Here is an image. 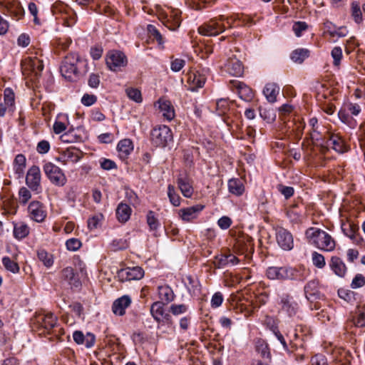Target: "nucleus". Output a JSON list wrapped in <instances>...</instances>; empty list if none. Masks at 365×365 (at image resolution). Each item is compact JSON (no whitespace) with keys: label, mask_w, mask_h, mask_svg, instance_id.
Masks as SVG:
<instances>
[{"label":"nucleus","mask_w":365,"mask_h":365,"mask_svg":"<svg viewBox=\"0 0 365 365\" xmlns=\"http://www.w3.org/2000/svg\"><path fill=\"white\" fill-rule=\"evenodd\" d=\"M158 105V108L162 113L163 116L168 120H171L175 117L174 108L170 101L160 98L155 106Z\"/></svg>","instance_id":"393cba45"},{"label":"nucleus","mask_w":365,"mask_h":365,"mask_svg":"<svg viewBox=\"0 0 365 365\" xmlns=\"http://www.w3.org/2000/svg\"><path fill=\"white\" fill-rule=\"evenodd\" d=\"M279 86L274 83L266 84L263 89V93L266 99L269 103H274L277 101V96L279 93Z\"/></svg>","instance_id":"c756f323"},{"label":"nucleus","mask_w":365,"mask_h":365,"mask_svg":"<svg viewBox=\"0 0 365 365\" xmlns=\"http://www.w3.org/2000/svg\"><path fill=\"white\" fill-rule=\"evenodd\" d=\"M29 227L24 222L16 223L14 226V236L16 239L21 240L29 234Z\"/></svg>","instance_id":"ea45409f"},{"label":"nucleus","mask_w":365,"mask_h":365,"mask_svg":"<svg viewBox=\"0 0 365 365\" xmlns=\"http://www.w3.org/2000/svg\"><path fill=\"white\" fill-rule=\"evenodd\" d=\"M144 276V270L140 267H126L118 272L122 281L139 280Z\"/></svg>","instance_id":"f3484780"},{"label":"nucleus","mask_w":365,"mask_h":365,"mask_svg":"<svg viewBox=\"0 0 365 365\" xmlns=\"http://www.w3.org/2000/svg\"><path fill=\"white\" fill-rule=\"evenodd\" d=\"M2 264L7 271L14 274H16L19 272V266L18 263L14 260H12L9 257H4L2 258Z\"/></svg>","instance_id":"a18cd8bd"},{"label":"nucleus","mask_w":365,"mask_h":365,"mask_svg":"<svg viewBox=\"0 0 365 365\" xmlns=\"http://www.w3.org/2000/svg\"><path fill=\"white\" fill-rule=\"evenodd\" d=\"M365 284V277L361 274H357L353 279L351 287L353 289H357Z\"/></svg>","instance_id":"338daca9"},{"label":"nucleus","mask_w":365,"mask_h":365,"mask_svg":"<svg viewBox=\"0 0 365 365\" xmlns=\"http://www.w3.org/2000/svg\"><path fill=\"white\" fill-rule=\"evenodd\" d=\"M125 55L119 51H109L106 58V63L108 68L113 71H118L122 67L127 65Z\"/></svg>","instance_id":"9b49d317"},{"label":"nucleus","mask_w":365,"mask_h":365,"mask_svg":"<svg viewBox=\"0 0 365 365\" xmlns=\"http://www.w3.org/2000/svg\"><path fill=\"white\" fill-rule=\"evenodd\" d=\"M132 210L130 206L125 203L120 202L115 210V215L120 222L125 223L130 217Z\"/></svg>","instance_id":"7c9ffc66"},{"label":"nucleus","mask_w":365,"mask_h":365,"mask_svg":"<svg viewBox=\"0 0 365 365\" xmlns=\"http://www.w3.org/2000/svg\"><path fill=\"white\" fill-rule=\"evenodd\" d=\"M4 103L7 105L10 109L15 108L14 93L10 88H6L4 91Z\"/></svg>","instance_id":"49530a36"},{"label":"nucleus","mask_w":365,"mask_h":365,"mask_svg":"<svg viewBox=\"0 0 365 365\" xmlns=\"http://www.w3.org/2000/svg\"><path fill=\"white\" fill-rule=\"evenodd\" d=\"M272 330L273 334L276 336V338L279 340V341L282 345L284 351H286L288 353L293 351V350H291L289 348V346H288L284 336L281 334V332L278 330V329L276 327H272Z\"/></svg>","instance_id":"052dcab7"},{"label":"nucleus","mask_w":365,"mask_h":365,"mask_svg":"<svg viewBox=\"0 0 365 365\" xmlns=\"http://www.w3.org/2000/svg\"><path fill=\"white\" fill-rule=\"evenodd\" d=\"M81 242L76 238H71L66 242V246L69 251H76L81 247Z\"/></svg>","instance_id":"e2e57ef3"},{"label":"nucleus","mask_w":365,"mask_h":365,"mask_svg":"<svg viewBox=\"0 0 365 365\" xmlns=\"http://www.w3.org/2000/svg\"><path fill=\"white\" fill-rule=\"evenodd\" d=\"M61 277L63 280L66 281L71 287H79L81 286V281L78 276L75 273L71 267H67L61 271Z\"/></svg>","instance_id":"b1692460"},{"label":"nucleus","mask_w":365,"mask_h":365,"mask_svg":"<svg viewBox=\"0 0 365 365\" xmlns=\"http://www.w3.org/2000/svg\"><path fill=\"white\" fill-rule=\"evenodd\" d=\"M255 350L260 355L261 357L266 359H271V354L267 342L262 339H257L255 341Z\"/></svg>","instance_id":"4c0bfd02"},{"label":"nucleus","mask_w":365,"mask_h":365,"mask_svg":"<svg viewBox=\"0 0 365 365\" xmlns=\"http://www.w3.org/2000/svg\"><path fill=\"white\" fill-rule=\"evenodd\" d=\"M318 283L315 280L309 281L304 287V292L306 297L309 299V296H314L317 292Z\"/></svg>","instance_id":"bf43d9fd"},{"label":"nucleus","mask_w":365,"mask_h":365,"mask_svg":"<svg viewBox=\"0 0 365 365\" xmlns=\"http://www.w3.org/2000/svg\"><path fill=\"white\" fill-rule=\"evenodd\" d=\"M309 54V50L306 48H297L291 53V59L297 63H302Z\"/></svg>","instance_id":"79ce46f5"},{"label":"nucleus","mask_w":365,"mask_h":365,"mask_svg":"<svg viewBox=\"0 0 365 365\" xmlns=\"http://www.w3.org/2000/svg\"><path fill=\"white\" fill-rule=\"evenodd\" d=\"M187 309H188L187 306L184 304H173L170 307V312L175 316L185 314V312H187Z\"/></svg>","instance_id":"680f3d73"},{"label":"nucleus","mask_w":365,"mask_h":365,"mask_svg":"<svg viewBox=\"0 0 365 365\" xmlns=\"http://www.w3.org/2000/svg\"><path fill=\"white\" fill-rule=\"evenodd\" d=\"M185 65V61L181 58H175L171 61L170 68L174 72L180 71Z\"/></svg>","instance_id":"774afa93"},{"label":"nucleus","mask_w":365,"mask_h":365,"mask_svg":"<svg viewBox=\"0 0 365 365\" xmlns=\"http://www.w3.org/2000/svg\"><path fill=\"white\" fill-rule=\"evenodd\" d=\"M351 15L356 23L360 24L362 21V13L358 2L351 4Z\"/></svg>","instance_id":"6e6d98bb"},{"label":"nucleus","mask_w":365,"mask_h":365,"mask_svg":"<svg viewBox=\"0 0 365 365\" xmlns=\"http://www.w3.org/2000/svg\"><path fill=\"white\" fill-rule=\"evenodd\" d=\"M125 93L130 100L138 103L142 102V94L139 89L135 88H128L125 90Z\"/></svg>","instance_id":"8fccbe9b"},{"label":"nucleus","mask_w":365,"mask_h":365,"mask_svg":"<svg viewBox=\"0 0 365 365\" xmlns=\"http://www.w3.org/2000/svg\"><path fill=\"white\" fill-rule=\"evenodd\" d=\"M275 237L278 245L284 250L289 251L294 247V239L287 230L279 227L275 230Z\"/></svg>","instance_id":"4468645a"},{"label":"nucleus","mask_w":365,"mask_h":365,"mask_svg":"<svg viewBox=\"0 0 365 365\" xmlns=\"http://www.w3.org/2000/svg\"><path fill=\"white\" fill-rule=\"evenodd\" d=\"M226 71L232 76H240L243 73L242 63L236 59H230L225 64Z\"/></svg>","instance_id":"2f4dec72"},{"label":"nucleus","mask_w":365,"mask_h":365,"mask_svg":"<svg viewBox=\"0 0 365 365\" xmlns=\"http://www.w3.org/2000/svg\"><path fill=\"white\" fill-rule=\"evenodd\" d=\"M26 168V158L22 154H19L16 156L14 160V170L19 177H21Z\"/></svg>","instance_id":"a19ab883"},{"label":"nucleus","mask_w":365,"mask_h":365,"mask_svg":"<svg viewBox=\"0 0 365 365\" xmlns=\"http://www.w3.org/2000/svg\"><path fill=\"white\" fill-rule=\"evenodd\" d=\"M164 305L163 302L157 301L150 306V314L159 325L171 324L172 322L171 316L165 312Z\"/></svg>","instance_id":"f8f14e48"},{"label":"nucleus","mask_w":365,"mask_h":365,"mask_svg":"<svg viewBox=\"0 0 365 365\" xmlns=\"http://www.w3.org/2000/svg\"><path fill=\"white\" fill-rule=\"evenodd\" d=\"M213 264L215 267L217 269L228 267L227 252L216 255L213 260Z\"/></svg>","instance_id":"09e8293b"},{"label":"nucleus","mask_w":365,"mask_h":365,"mask_svg":"<svg viewBox=\"0 0 365 365\" xmlns=\"http://www.w3.org/2000/svg\"><path fill=\"white\" fill-rule=\"evenodd\" d=\"M74 341L78 344H85L87 348L92 347L96 341L95 335L88 332L85 336L81 331H75L73 334Z\"/></svg>","instance_id":"4be33fe9"},{"label":"nucleus","mask_w":365,"mask_h":365,"mask_svg":"<svg viewBox=\"0 0 365 365\" xmlns=\"http://www.w3.org/2000/svg\"><path fill=\"white\" fill-rule=\"evenodd\" d=\"M168 195L171 204L175 207H178L180 204V197L175 192V187L172 185H169L168 187Z\"/></svg>","instance_id":"3c124183"},{"label":"nucleus","mask_w":365,"mask_h":365,"mask_svg":"<svg viewBox=\"0 0 365 365\" xmlns=\"http://www.w3.org/2000/svg\"><path fill=\"white\" fill-rule=\"evenodd\" d=\"M147 223L150 227V230H156L160 223L158 222V220L155 216V212L153 211H149L147 214Z\"/></svg>","instance_id":"4d7b16f0"},{"label":"nucleus","mask_w":365,"mask_h":365,"mask_svg":"<svg viewBox=\"0 0 365 365\" xmlns=\"http://www.w3.org/2000/svg\"><path fill=\"white\" fill-rule=\"evenodd\" d=\"M312 260L313 264L319 269H322L326 265L324 257L317 252H314L312 254Z\"/></svg>","instance_id":"864d4df0"},{"label":"nucleus","mask_w":365,"mask_h":365,"mask_svg":"<svg viewBox=\"0 0 365 365\" xmlns=\"http://www.w3.org/2000/svg\"><path fill=\"white\" fill-rule=\"evenodd\" d=\"M53 12L55 15L60 14L66 26H72L76 21V15L71 8L62 2L56 3L53 6ZM58 18V16H57Z\"/></svg>","instance_id":"9d476101"},{"label":"nucleus","mask_w":365,"mask_h":365,"mask_svg":"<svg viewBox=\"0 0 365 365\" xmlns=\"http://www.w3.org/2000/svg\"><path fill=\"white\" fill-rule=\"evenodd\" d=\"M223 300L222 294L220 292H217L212 297L210 305L212 308H217L222 305Z\"/></svg>","instance_id":"0e129e2a"},{"label":"nucleus","mask_w":365,"mask_h":365,"mask_svg":"<svg viewBox=\"0 0 365 365\" xmlns=\"http://www.w3.org/2000/svg\"><path fill=\"white\" fill-rule=\"evenodd\" d=\"M19 201L21 205H25L31 198V193L30 190L25 187H22L19 190Z\"/></svg>","instance_id":"603ef678"},{"label":"nucleus","mask_w":365,"mask_h":365,"mask_svg":"<svg viewBox=\"0 0 365 365\" xmlns=\"http://www.w3.org/2000/svg\"><path fill=\"white\" fill-rule=\"evenodd\" d=\"M349 320L356 327H365V304L356 307Z\"/></svg>","instance_id":"a878e982"},{"label":"nucleus","mask_w":365,"mask_h":365,"mask_svg":"<svg viewBox=\"0 0 365 365\" xmlns=\"http://www.w3.org/2000/svg\"><path fill=\"white\" fill-rule=\"evenodd\" d=\"M177 182L183 196L191 197L194 190L190 179L186 176L180 175L178 177Z\"/></svg>","instance_id":"bb28decb"},{"label":"nucleus","mask_w":365,"mask_h":365,"mask_svg":"<svg viewBox=\"0 0 365 365\" xmlns=\"http://www.w3.org/2000/svg\"><path fill=\"white\" fill-rule=\"evenodd\" d=\"M41 171L38 166L33 165L31 167L26 177V185L34 192L40 193L42 190L41 185Z\"/></svg>","instance_id":"ddd939ff"},{"label":"nucleus","mask_w":365,"mask_h":365,"mask_svg":"<svg viewBox=\"0 0 365 365\" xmlns=\"http://www.w3.org/2000/svg\"><path fill=\"white\" fill-rule=\"evenodd\" d=\"M23 75L31 81L36 82L41 76L43 69V61L37 56H26L21 63Z\"/></svg>","instance_id":"20e7f679"},{"label":"nucleus","mask_w":365,"mask_h":365,"mask_svg":"<svg viewBox=\"0 0 365 365\" xmlns=\"http://www.w3.org/2000/svg\"><path fill=\"white\" fill-rule=\"evenodd\" d=\"M130 303L131 299L127 295H124L117 299L115 301H114L112 306L113 312L116 315H124L125 313V309L130 305Z\"/></svg>","instance_id":"5701e85b"},{"label":"nucleus","mask_w":365,"mask_h":365,"mask_svg":"<svg viewBox=\"0 0 365 365\" xmlns=\"http://www.w3.org/2000/svg\"><path fill=\"white\" fill-rule=\"evenodd\" d=\"M230 110V101L227 98H220L216 103V112L219 115H223Z\"/></svg>","instance_id":"de8ad7c7"},{"label":"nucleus","mask_w":365,"mask_h":365,"mask_svg":"<svg viewBox=\"0 0 365 365\" xmlns=\"http://www.w3.org/2000/svg\"><path fill=\"white\" fill-rule=\"evenodd\" d=\"M204 208V205L197 204L179 210L178 215L183 221L188 222L197 218L198 215Z\"/></svg>","instance_id":"a211bd4d"},{"label":"nucleus","mask_w":365,"mask_h":365,"mask_svg":"<svg viewBox=\"0 0 365 365\" xmlns=\"http://www.w3.org/2000/svg\"><path fill=\"white\" fill-rule=\"evenodd\" d=\"M324 145L331 148L339 153H344L347 150L343 139L339 135L334 133H327Z\"/></svg>","instance_id":"6ab92c4d"},{"label":"nucleus","mask_w":365,"mask_h":365,"mask_svg":"<svg viewBox=\"0 0 365 365\" xmlns=\"http://www.w3.org/2000/svg\"><path fill=\"white\" fill-rule=\"evenodd\" d=\"M0 5L4 9V14L16 19H21L24 14V9L17 0H0Z\"/></svg>","instance_id":"dca6fc26"},{"label":"nucleus","mask_w":365,"mask_h":365,"mask_svg":"<svg viewBox=\"0 0 365 365\" xmlns=\"http://www.w3.org/2000/svg\"><path fill=\"white\" fill-rule=\"evenodd\" d=\"M223 19H213L199 26L198 32L207 36H216L225 29Z\"/></svg>","instance_id":"1a4fd4ad"},{"label":"nucleus","mask_w":365,"mask_h":365,"mask_svg":"<svg viewBox=\"0 0 365 365\" xmlns=\"http://www.w3.org/2000/svg\"><path fill=\"white\" fill-rule=\"evenodd\" d=\"M319 126H317L315 129H312L310 133V138L315 143H320L324 145V140L327 136V133L324 136L322 135L321 131L319 130Z\"/></svg>","instance_id":"5fc2aeb1"},{"label":"nucleus","mask_w":365,"mask_h":365,"mask_svg":"<svg viewBox=\"0 0 365 365\" xmlns=\"http://www.w3.org/2000/svg\"><path fill=\"white\" fill-rule=\"evenodd\" d=\"M277 303L279 312L287 315L289 317L295 316L299 310V304L293 297L288 293L277 294Z\"/></svg>","instance_id":"423d86ee"},{"label":"nucleus","mask_w":365,"mask_h":365,"mask_svg":"<svg viewBox=\"0 0 365 365\" xmlns=\"http://www.w3.org/2000/svg\"><path fill=\"white\" fill-rule=\"evenodd\" d=\"M33 324L39 331V334H53L58 336L63 334V330L58 328V317L51 312L36 313Z\"/></svg>","instance_id":"f257e3e1"},{"label":"nucleus","mask_w":365,"mask_h":365,"mask_svg":"<svg viewBox=\"0 0 365 365\" xmlns=\"http://www.w3.org/2000/svg\"><path fill=\"white\" fill-rule=\"evenodd\" d=\"M148 31L150 37L155 39L158 44L161 45L163 43V36L157 28L151 24L148 25Z\"/></svg>","instance_id":"13d9d810"},{"label":"nucleus","mask_w":365,"mask_h":365,"mask_svg":"<svg viewBox=\"0 0 365 365\" xmlns=\"http://www.w3.org/2000/svg\"><path fill=\"white\" fill-rule=\"evenodd\" d=\"M38 259L47 268L51 267L53 264V255L47 252L43 249H39L37 251Z\"/></svg>","instance_id":"37998d69"},{"label":"nucleus","mask_w":365,"mask_h":365,"mask_svg":"<svg viewBox=\"0 0 365 365\" xmlns=\"http://www.w3.org/2000/svg\"><path fill=\"white\" fill-rule=\"evenodd\" d=\"M330 267L339 277H343L346 272V266L343 261L338 257H331Z\"/></svg>","instance_id":"58836bf2"},{"label":"nucleus","mask_w":365,"mask_h":365,"mask_svg":"<svg viewBox=\"0 0 365 365\" xmlns=\"http://www.w3.org/2000/svg\"><path fill=\"white\" fill-rule=\"evenodd\" d=\"M158 297L160 299V302L167 304L173 302L175 299V294L173 290L168 285H162L158 287Z\"/></svg>","instance_id":"cd10ccee"},{"label":"nucleus","mask_w":365,"mask_h":365,"mask_svg":"<svg viewBox=\"0 0 365 365\" xmlns=\"http://www.w3.org/2000/svg\"><path fill=\"white\" fill-rule=\"evenodd\" d=\"M234 83L237 89L239 97L241 99L245 101H250L253 98L254 92L251 88L240 81H235Z\"/></svg>","instance_id":"c85d7f7f"},{"label":"nucleus","mask_w":365,"mask_h":365,"mask_svg":"<svg viewBox=\"0 0 365 365\" xmlns=\"http://www.w3.org/2000/svg\"><path fill=\"white\" fill-rule=\"evenodd\" d=\"M343 233L354 240H356V233L359 230V226L351 221H346L341 223V225Z\"/></svg>","instance_id":"c9c22d12"},{"label":"nucleus","mask_w":365,"mask_h":365,"mask_svg":"<svg viewBox=\"0 0 365 365\" xmlns=\"http://www.w3.org/2000/svg\"><path fill=\"white\" fill-rule=\"evenodd\" d=\"M181 12L179 10L173 9L171 11L170 19L167 20L165 26L172 31L176 30L181 23Z\"/></svg>","instance_id":"e433bc0d"},{"label":"nucleus","mask_w":365,"mask_h":365,"mask_svg":"<svg viewBox=\"0 0 365 365\" xmlns=\"http://www.w3.org/2000/svg\"><path fill=\"white\" fill-rule=\"evenodd\" d=\"M206 81L204 74L199 71H190L187 73V83L190 84V90L195 91L199 88H202Z\"/></svg>","instance_id":"412c9836"},{"label":"nucleus","mask_w":365,"mask_h":365,"mask_svg":"<svg viewBox=\"0 0 365 365\" xmlns=\"http://www.w3.org/2000/svg\"><path fill=\"white\" fill-rule=\"evenodd\" d=\"M305 235L309 242L321 250L331 252L335 248V240L324 230L317 227H309L307 230Z\"/></svg>","instance_id":"f03ea898"},{"label":"nucleus","mask_w":365,"mask_h":365,"mask_svg":"<svg viewBox=\"0 0 365 365\" xmlns=\"http://www.w3.org/2000/svg\"><path fill=\"white\" fill-rule=\"evenodd\" d=\"M117 150L120 158H126L133 150L132 141L130 139L121 140L117 145Z\"/></svg>","instance_id":"72a5a7b5"},{"label":"nucleus","mask_w":365,"mask_h":365,"mask_svg":"<svg viewBox=\"0 0 365 365\" xmlns=\"http://www.w3.org/2000/svg\"><path fill=\"white\" fill-rule=\"evenodd\" d=\"M307 24L304 21L295 22L292 26V29L297 37H299L302 35V32L307 30Z\"/></svg>","instance_id":"69168bd1"},{"label":"nucleus","mask_w":365,"mask_h":365,"mask_svg":"<svg viewBox=\"0 0 365 365\" xmlns=\"http://www.w3.org/2000/svg\"><path fill=\"white\" fill-rule=\"evenodd\" d=\"M83 63V61L78 53H71L62 61L61 73L65 78L75 81L80 76L79 67Z\"/></svg>","instance_id":"7ed1b4c3"},{"label":"nucleus","mask_w":365,"mask_h":365,"mask_svg":"<svg viewBox=\"0 0 365 365\" xmlns=\"http://www.w3.org/2000/svg\"><path fill=\"white\" fill-rule=\"evenodd\" d=\"M43 170L49 180L56 186H63L67 179L62 170L51 162L45 163Z\"/></svg>","instance_id":"0eeeda50"},{"label":"nucleus","mask_w":365,"mask_h":365,"mask_svg":"<svg viewBox=\"0 0 365 365\" xmlns=\"http://www.w3.org/2000/svg\"><path fill=\"white\" fill-rule=\"evenodd\" d=\"M266 275L269 279L287 281L301 280L299 277V272L292 267H269L267 269Z\"/></svg>","instance_id":"39448f33"},{"label":"nucleus","mask_w":365,"mask_h":365,"mask_svg":"<svg viewBox=\"0 0 365 365\" xmlns=\"http://www.w3.org/2000/svg\"><path fill=\"white\" fill-rule=\"evenodd\" d=\"M235 249L241 254L252 253L254 252L253 240L248 235H242L236 239Z\"/></svg>","instance_id":"aec40b11"},{"label":"nucleus","mask_w":365,"mask_h":365,"mask_svg":"<svg viewBox=\"0 0 365 365\" xmlns=\"http://www.w3.org/2000/svg\"><path fill=\"white\" fill-rule=\"evenodd\" d=\"M80 158L81 157L79 155L78 151L73 148H71L63 151L58 160L61 161L63 164H66L69 161L72 163H77Z\"/></svg>","instance_id":"473e14b6"},{"label":"nucleus","mask_w":365,"mask_h":365,"mask_svg":"<svg viewBox=\"0 0 365 365\" xmlns=\"http://www.w3.org/2000/svg\"><path fill=\"white\" fill-rule=\"evenodd\" d=\"M63 120L68 121L67 115L61 114L58 116V119L55 121L53 126V132L56 134H60L66 129L67 125Z\"/></svg>","instance_id":"c03bdc74"},{"label":"nucleus","mask_w":365,"mask_h":365,"mask_svg":"<svg viewBox=\"0 0 365 365\" xmlns=\"http://www.w3.org/2000/svg\"><path fill=\"white\" fill-rule=\"evenodd\" d=\"M227 185L229 192L236 196L242 195L245 192V186L240 179H230Z\"/></svg>","instance_id":"f704fd0d"},{"label":"nucleus","mask_w":365,"mask_h":365,"mask_svg":"<svg viewBox=\"0 0 365 365\" xmlns=\"http://www.w3.org/2000/svg\"><path fill=\"white\" fill-rule=\"evenodd\" d=\"M29 217L36 222H42L47 216V212L42 202L34 200L30 202L28 207Z\"/></svg>","instance_id":"2eb2a0df"},{"label":"nucleus","mask_w":365,"mask_h":365,"mask_svg":"<svg viewBox=\"0 0 365 365\" xmlns=\"http://www.w3.org/2000/svg\"><path fill=\"white\" fill-rule=\"evenodd\" d=\"M150 138L153 144L157 147H165L173 140L171 130L166 125L154 128L151 131Z\"/></svg>","instance_id":"6e6552de"}]
</instances>
